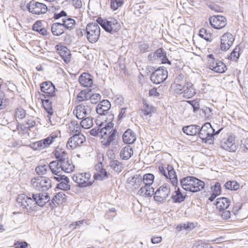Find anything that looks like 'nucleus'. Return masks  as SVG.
Instances as JSON below:
<instances>
[{
    "instance_id": "72a5a7b5",
    "label": "nucleus",
    "mask_w": 248,
    "mask_h": 248,
    "mask_svg": "<svg viewBox=\"0 0 248 248\" xmlns=\"http://www.w3.org/2000/svg\"><path fill=\"white\" fill-rule=\"evenodd\" d=\"M200 127L197 125L191 124L183 128V131L187 135L194 136L198 133Z\"/></svg>"
},
{
    "instance_id": "0e129e2a",
    "label": "nucleus",
    "mask_w": 248,
    "mask_h": 248,
    "mask_svg": "<svg viewBox=\"0 0 248 248\" xmlns=\"http://www.w3.org/2000/svg\"><path fill=\"white\" fill-rule=\"evenodd\" d=\"M35 171L39 175H43L46 172V169L45 166H39L36 168Z\"/></svg>"
},
{
    "instance_id": "a19ab883",
    "label": "nucleus",
    "mask_w": 248,
    "mask_h": 248,
    "mask_svg": "<svg viewBox=\"0 0 248 248\" xmlns=\"http://www.w3.org/2000/svg\"><path fill=\"white\" fill-rule=\"evenodd\" d=\"M183 93L184 96L188 98L193 96L195 94L196 92L193 84L191 83L186 84Z\"/></svg>"
},
{
    "instance_id": "58836bf2",
    "label": "nucleus",
    "mask_w": 248,
    "mask_h": 248,
    "mask_svg": "<svg viewBox=\"0 0 248 248\" xmlns=\"http://www.w3.org/2000/svg\"><path fill=\"white\" fill-rule=\"evenodd\" d=\"M61 182L58 184L57 188L63 190H69L70 189V180L68 177L65 175L60 176Z\"/></svg>"
},
{
    "instance_id": "cd10ccee",
    "label": "nucleus",
    "mask_w": 248,
    "mask_h": 248,
    "mask_svg": "<svg viewBox=\"0 0 248 248\" xmlns=\"http://www.w3.org/2000/svg\"><path fill=\"white\" fill-rule=\"evenodd\" d=\"M111 107L110 102L107 100H103L97 105L96 112L100 116L105 114V112L109 109Z\"/></svg>"
},
{
    "instance_id": "473e14b6",
    "label": "nucleus",
    "mask_w": 248,
    "mask_h": 248,
    "mask_svg": "<svg viewBox=\"0 0 248 248\" xmlns=\"http://www.w3.org/2000/svg\"><path fill=\"white\" fill-rule=\"evenodd\" d=\"M67 132L71 135H75L81 133V128L78 124L75 122H71L68 125Z\"/></svg>"
},
{
    "instance_id": "052dcab7",
    "label": "nucleus",
    "mask_w": 248,
    "mask_h": 248,
    "mask_svg": "<svg viewBox=\"0 0 248 248\" xmlns=\"http://www.w3.org/2000/svg\"><path fill=\"white\" fill-rule=\"evenodd\" d=\"M31 146L34 150H41L45 148L41 140L32 143Z\"/></svg>"
},
{
    "instance_id": "6e6d98bb",
    "label": "nucleus",
    "mask_w": 248,
    "mask_h": 248,
    "mask_svg": "<svg viewBox=\"0 0 248 248\" xmlns=\"http://www.w3.org/2000/svg\"><path fill=\"white\" fill-rule=\"evenodd\" d=\"M30 129L25 125V124L18 123L16 126V131L19 134H24L28 133Z\"/></svg>"
},
{
    "instance_id": "a211bd4d",
    "label": "nucleus",
    "mask_w": 248,
    "mask_h": 248,
    "mask_svg": "<svg viewBox=\"0 0 248 248\" xmlns=\"http://www.w3.org/2000/svg\"><path fill=\"white\" fill-rule=\"evenodd\" d=\"M214 132L210 123H206L200 128L199 135L202 140H209L214 135Z\"/></svg>"
},
{
    "instance_id": "e433bc0d",
    "label": "nucleus",
    "mask_w": 248,
    "mask_h": 248,
    "mask_svg": "<svg viewBox=\"0 0 248 248\" xmlns=\"http://www.w3.org/2000/svg\"><path fill=\"white\" fill-rule=\"evenodd\" d=\"M67 200V197L63 192H59L54 196L52 200L54 204L62 205Z\"/></svg>"
},
{
    "instance_id": "4468645a",
    "label": "nucleus",
    "mask_w": 248,
    "mask_h": 248,
    "mask_svg": "<svg viewBox=\"0 0 248 248\" xmlns=\"http://www.w3.org/2000/svg\"><path fill=\"white\" fill-rule=\"evenodd\" d=\"M86 140L85 137L81 133L73 135L67 142L66 146L69 149H74L81 146Z\"/></svg>"
},
{
    "instance_id": "423d86ee",
    "label": "nucleus",
    "mask_w": 248,
    "mask_h": 248,
    "mask_svg": "<svg viewBox=\"0 0 248 248\" xmlns=\"http://www.w3.org/2000/svg\"><path fill=\"white\" fill-rule=\"evenodd\" d=\"M32 186L39 191H46L51 187V181L47 177L38 176L31 180Z\"/></svg>"
},
{
    "instance_id": "f03ea898",
    "label": "nucleus",
    "mask_w": 248,
    "mask_h": 248,
    "mask_svg": "<svg viewBox=\"0 0 248 248\" xmlns=\"http://www.w3.org/2000/svg\"><path fill=\"white\" fill-rule=\"evenodd\" d=\"M96 21L105 31L112 34L117 32L121 28L120 22L113 17L107 19L98 17Z\"/></svg>"
},
{
    "instance_id": "f704fd0d",
    "label": "nucleus",
    "mask_w": 248,
    "mask_h": 248,
    "mask_svg": "<svg viewBox=\"0 0 248 248\" xmlns=\"http://www.w3.org/2000/svg\"><path fill=\"white\" fill-rule=\"evenodd\" d=\"M32 30L38 32L42 35H46L47 34V31L43 24V21L41 20H37L36 21L32 26Z\"/></svg>"
},
{
    "instance_id": "603ef678",
    "label": "nucleus",
    "mask_w": 248,
    "mask_h": 248,
    "mask_svg": "<svg viewBox=\"0 0 248 248\" xmlns=\"http://www.w3.org/2000/svg\"><path fill=\"white\" fill-rule=\"evenodd\" d=\"M111 168L116 172H119L122 171L123 164L118 160H113L110 162Z\"/></svg>"
},
{
    "instance_id": "9b49d317",
    "label": "nucleus",
    "mask_w": 248,
    "mask_h": 248,
    "mask_svg": "<svg viewBox=\"0 0 248 248\" xmlns=\"http://www.w3.org/2000/svg\"><path fill=\"white\" fill-rule=\"evenodd\" d=\"M168 76L166 68L160 67L154 71L151 75V80L155 84H158L165 81Z\"/></svg>"
},
{
    "instance_id": "4be33fe9",
    "label": "nucleus",
    "mask_w": 248,
    "mask_h": 248,
    "mask_svg": "<svg viewBox=\"0 0 248 248\" xmlns=\"http://www.w3.org/2000/svg\"><path fill=\"white\" fill-rule=\"evenodd\" d=\"M55 48L57 53L66 63H68L71 60V54L70 51L67 47L60 44L56 46Z\"/></svg>"
},
{
    "instance_id": "f8f14e48",
    "label": "nucleus",
    "mask_w": 248,
    "mask_h": 248,
    "mask_svg": "<svg viewBox=\"0 0 248 248\" xmlns=\"http://www.w3.org/2000/svg\"><path fill=\"white\" fill-rule=\"evenodd\" d=\"M27 8L30 13L35 15L44 14L47 10V7L46 4L33 0L28 4Z\"/></svg>"
},
{
    "instance_id": "6e6552de",
    "label": "nucleus",
    "mask_w": 248,
    "mask_h": 248,
    "mask_svg": "<svg viewBox=\"0 0 248 248\" xmlns=\"http://www.w3.org/2000/svg\"><path fill=\"white\" fill-rule=\"evenodd\" d=\"M159 172L166 178L169 179L173 186H176L178 180L176 172L173 167L170 165H168L167 167L161 164L158 166Z\"/></svg>"
},
{
    "instance_id": "09e8293b",
    "label": "nucleus",
    "mask_w": 248,
    "mask_h": 248,
    "mask_svg": "<svg viewBox=\"0 0 248 248\" xmlns=\"http://www.w3.org/2000/svg\"><path fill=\"white\" fill-rule=\"evenodd\" d=\"M57 138V135L55 134L52 133L47 138L41 140L44 148L48 147L50 144L54 141L55 139Z\"/></svg>"
},
{
    "instance_id": "774afa93",
    "label": "nucleus",
    "mask_w": 248,
    "mask_h": 248,
    "mask_svg": "<svg viewBox=\"0 0 248 248\" xmlns=\"http://www.w3.org/2000/svg\"><path fill=\"white\" fill-rule=\"evenodd\" d=\"M241 148L245 150H248V138L244 139L241 141Z\"/></svg>"
},
{
    "instance_id": "7c9ffc66",
    "label": "nucleus",
    "mask_w": 248,
    "mask_h": 248,
    "mask_svg": "<svg viewBox=\"0 0 248 248\" xmlns=\"http://www.w3.org/2000/svg\"><path fill=\"white\" fill-rule=\"evenodd\" d=\"M85 105L82 104L77 106L73 110V113L78 119H82L87 115V108Z\"/></svg>"
},
{
    "instance_id": "bf43d9fd",
    "label": "nucleus",
    "mask_w": 248,
    "mask_h": 248,
    "mask_svg": "<svg viewBox=\"0 0 248 248\" xmlns=\"http://www.w3.org/2000/svg\"><path fill=\"white\" fill-rule=\"evenodd\" d=\"M101 96L99 93H93L92 95H89V99L92 104H96L101 100Z\"/></svg>"
},
{
    "instance_id": "7ed1b4c3",
    "label": "nucleus",
    "mask_w": 248,
    "mask_h": 248,
    "mask_svg": "<svg viewBox=\"0 0 248 248\" xmlns=\"http://www.w3.org/2000/svg\"><path fill=\"white\" fill-rule=\"evenodd\" d=\"M207 67L212 71L222 74L227 69L226 64L221 61L216 59L213 54L207 55Z\"/></svg>"
},
{
    "instance_id": "e2e57ef3",
    "label": "nucleus",
    "mask_w": 248,
    "mask_h": 248,
    "mask_svg": "<svg viewBox=\"0 0 248 248\" xmlns=\"http://www.w3.org/2000/svg\"><path fill=\"white\" fill-rule=\"evenodd\" d=\"M85 222V220L84 219L74 222L70 224V227H71L73 230H75L78 227L81 226Z\"/></svg>"
},
{
    "instance_id": "8fccbe9b",
    "label": "nucleus",
    "mask_w": 248,
    "mask_h": 248,
    "mask_svg": "<svg viewBox=\"0 0 248 248\" xmlns=\"http://www.w3.org/2000/svg\"><path fill=\"white\" fill-rule=\"evenodd\" d=\"M225 186L231 190H237L239 188L240 185L235 181H230L226 183Z\"/></svg>"
},
{
    "instance_id": "ea45409f",
    "label": "nucleus",
    "mask_w": 248,
    "mask_h": 248,
    "mask_svg": "<svg viewBox=\"0 0 248 248\" xmlns=\"http://www.w3.org/2000/svg\"><path fill=\"white\" fill-rule=\"evenodd\" d=\"M155 55L158 58L160 59L162 63L170 64V62L168 59L166 53L163 48H160L156 50L155 52Z\"/></svg>"
},
{
    "instance_id": "ddd939ff",
    "label": "nucleus",
    "mask_w": 248,
    "mask_h": 248,
    "mask_svg": "<svg viewBox=\"0 0 248 248\" xmlns=\"http://www.w3.org/2000/svg\"><path fill=\"white\" fill-rule=\"evenodd\" d=\"M16 202L20 206L29 211L32 210L35 205L34 200L25 194H19Z\"/></svg>"
},
{
    "instance_id": "680f3d73",
    "label": "nucleus",
    "mask_w": 248,
    "mask_h": 248,
    "mask_svg": "<svg viewBox=\"0 0 248 248\" xmlns=\"http://www.w3.org/2000/svg\"><path fill=\"white\" fill-rule=\"evenodd\" d=\"M28 246V244L25 241H16L14 244L15 248H27Z\"/></svg>"
},
{
    "instance_id": "2f4dec72",
    "label": "nucleus",
    "mask_w": 248,
    "mask_h": 248,
    "mask_svg": "<svg viewBox=\"0 0 248 248\" xmlns=\"http://www.w3.org/2000/svg\"><path fill=\"white\" fill-rule=\"evenodd\" d=\"M41 102L44 108L48 113L47 117L50 122H51L50 116L52 115L54 113L52 102L50 101L49 99H42Z\"/></svg>"
},
{
    "instance_id": "f257e3e1",
    "label": "nucleus",
    "mask_w": 248,
    "mask_h": 248,
    "mask_svg": "<svg viewBox=\"0 0 248 248\" xmlns=\"http://www.w3.org/2000/svg\"><path fill=\"white\" fill-rule=\"evenodd\" d=\"M182 188L186 191L193 193L202 190L205 186V183L194 176H187L180 180Z\"/></svg>"
},
{
    "instance_id": "aec40b11",
    "label": "nucleus",
    "mask_w": 248,
    "mask_h": 248,
    "mask_svg": "<svg viewBox=\"0 0 248 248\" xmlns=\"http://www.w3.org/2000/svg\"><path fill=\"white\" fill-rule=\"evenodd\" d=\"M234 37L229 32L223 34L220 38V48L224 51L228 50L232 45L234 41Z\"/></svg>"
},
{
    "instance_id": "0eeeda50",
    "label": "nucleus",
    "mask_w": 248,
    "mask_h": 248,
    "mask_svg": "<svg viewBox=\"0 0 248 248\" xmlns=\"http://www.w3.org/2000/svg\"><path fill=\"white\" fill-rule=\"evenodd\" d=\"M144 187L140 191L141 194L146 193L147 197L151 196L154 194V191L151 186L154 183L155 176L152 173H147L141 177Z\"/></svg>"
},
{
    "instance_id": "2eb2a0df",
    "label": "nucleus",
    "mask_w": 248,
    "mask_h": 248,
    "mask_svg": "<svg viewBox=\"0 0 248 248\" xmlns=\"http://www.w3.org/2000/svg\"><path fill=\"white\" fill-rule=\"evenodd\" d=\"M210 26L214 29L220 30L224 28L227 23L226 18L220 15L213 16L209 17Z\"/></svg>"
},
{
    "instance_id": "5fc2aeb1",
    "label": "nucleus",
    "mask_w": 248,
    "mask_h": 248,
    "mask_svg": "<svg viewBox=\"0 0 248 248\" xmlns=\"http://www.w3.org/2000/svg\"><path fill=\"white\" fill-rule=\"evenodd\" d=\"M89 97V91L84 90L80 92L77 95V100L79 102L87 100Z\"/></svg>"
},
{
    "instance_id": "a18cd8bd",
    "label": "nucleus",
    "mask_w": 248,
    "mask_h": 248,
    "mask_svg": "<svg viewBox=\"0 0 248 248\" xmlns=\"http://www.w3.org/2000/svg\"><path fill=\"white\" fill-rule=\"evenodd\" d=\"M62 24L64 28L71 30L75 28L76 21L72 18L66 17L62 19Z\"/></svg>"
},
{
    "instance_id": "5701e85b",
    "label": "nucleus",
    "mask_w": 248,
    "mask_h": 248,
    "mask_svg": "<svg viewBox=\"0 0 248 248\" xmlns=\"http://www.w3.org/2000/svg\"><path fill=\"white\" fill-rule=\"evenodd\" d=\"M33 200L36 204L39 206H43L46 202L49 201V196L47 192L33 194L32 195Z\"/></svg>"
},
{
    "instance_id": "4c0bfd02",
    "label": "nucleus",
    "mask_w": 248,
    "mask_h": 248,
    "mask_svg": "<svg viewBox=\"0 0 248 248\" xmlns=\"http://www.w3.org/2000/svg\"><path fill=\"white\" fill-rule=\"evenodd\" d=\"M186 198L185 193H182L180 188L175 190L171 196L172 201L175 203H180L183 202Z\"/></svg>"
},
{
    "instance_id": "c85d7f7f",
    "label": "nucleus",
    "mask_w": 248,
    "mask_h": 248,
    "mask_svg": "<svg viewBox=\"0 0 248 248\" xmlns=\"http://www.w3.org/2000/svg\"><path fill=\"white\" fill-rule=\"evenodd\" d=\"M199 36L208 42H211L213 39L212 33L210 32L208 25L202 28L199 31Z\"/></svg>"
},
{
    "instance_id": "c9c22d12",
    "label": "nucleus",
    "mask_w": 248,
    "mask_h": 248,
    "mask_svg": "<svg viewBox=\"0 0 248 248\" xmlns=\"http://www.w3.org/2000/svg\"><path fill=\"white\" fill-rule=\"evenodd\" d=\"M60 162L62 171L66 173H71L74 170L75 166L70 161L65 159Z\"/></svg>"
},
{
    "instance_id": "b1692460",
    "label": "nucleus",
    "mask_w": 248,
    "mask_h": 248,
    "mask_svg": "<svg viewBox=\"0 0 248 248\" xmlns=\"http://www.w3.org/2000/svg\"><path fill=\"white\" fill-rule=\"evenodd\" d=\"M230 200L227 198L220 197L217 199L215 204L217 209L219 211L226 210L229 206Z\"/></svg>"
},
{
    "instance_id": "864d4df0",
    "label": "nucleus",
    "mask_w": 248,
    "mask_h": 248,
    "mask_svg": "<svg viewBox=\"0 0 248 248\" xmlns=\"http://www.w3.org/2000/svg\"><path fill=\"white\" fill-rule=\"evenodd\" d=\"M124 3V0H110V6L113 11H116L121 7Z\"/></svg>"
},
{
    "instance_id": "20e7f679",
    "label": "nucleus",
    "mask_w": 248,
    "mask_h": 248,
    "mask_svg": "<svg viewBox=\"0 0 248 248\" xmlns=\"http://www.w3.org/2000/svg\"><path fill=\"white\" fill-rule=\"evenodd\" d=\"M98 24V23H90L86 27L87 39L92 43L96 42L100 35V28Z\"/></svg>"
},
{
    "instance_id": "c756f323",
    "label": "nucleus",
    "mask_w": 248,
    "mask_h": 248,
    "mask_svg": "<svg viewBox=\"0 0 248 248\" xmlns=\"http://www.w3.org/2000/svg\"><path fill=\"white\" fill-rule=\"evenodd\" d=\"M133 155V148L130 145H126L120 151V156L122 159L127 160Z\"/></svg>"
},
{
    "instance_id": "a878e982",
    "label": "nucleus",
    "mask_w": 248,
    "mask_h": 248,
    "mask_svg": "<svg viewBox=\"0 0 248 248\" xmlns=\"http://www.w3.org/2000/svg\"><path fill=\"white\" fill-rule=\"evenodd\" d=\"M211 193L208 199L211 202L213 201L215 198L220 195L221 193V185L219 182H216L214 185L211 187Z\"/></svg>"
},
{
    "instance_id": "bb28decb",
    "label": "nucleus",
    "mask_w": 248,
    "mask_h": 248,
    "mask_svg": "<svg viewBox=\"0 0 248 248\" xmlns=\"http://www.w3.org/2000/svg\"><path fill=\"white\" fill-rule=\"evenodd\" d=\"M123 139L124 143L132 144L136 140V135L132 130L128 129L124 133Z\"/></svg>"
},
{
    "instance_id": "13d9d810",
    "label": "nucleus",
    "mask_w": 248,
    "mask_h": 248,
    "mask_svg": "<svg viewBox=\"0 0 248 248\" xmlns=\"http://www.w3.org/2000/svg\"><path fill=\"white\" fill-rule=\"evenodd\" d=\"M26 111L21 108H17L15 112V117L19 119H22L26 116Z\"/></svg>"
},
{
    "instance_id": "37998d69",
    "label": "nucleus",
    "mask_w": 248,
    "mask_h": 248,
    "mask_svg": "<svg viewBox=\"0 0 248 248\" xmlns=\"http://www.w3.org/2000/svg\"><path fill=\"white\" fill-rule=\"evenodd\" d=\"M141 110L145 115H151L155 111V108L153 106L148 104L145 100H143V106Z\"/></svg>"
},
{
    "instance_id": "de8ad7c7",
    "label": "nucleus",
    "mask_w": 248,
    "mask_h": 248,
    "mask_svg": "<svg viewBox=\"0 0 248 248\" xmlns=\"http://www.w3.org/2000/svg\"><path fill=\"white\" fill-rule=\"evenodd\" d=\"M240 51V47L236 46L231 52L230 55L228 56V60L236 62L239 58Z\"/></svg>"
},
{
    "instance_id": "69168bd1",
    "label": "nucleus",
    "mask_w": 248,
    "mask_h": 248,
    "mask_svg": "<svg viewBox=\"0 0 248 248\" xmlns=\"http://www.w3.org/2000/svg\"><path fill=\"white\" fill-rule=\"evenodd\" d=\"M25 124L29 129H30L35 125V122L33 118H30L27 119Z\"/></svg>"
},
{
    "instance_id": "c03bdc74",
    "label": "nucleus",
    "mask_w": 248,
    "mask_h": 248,
    "mask_svg": "<svg viewBox=\"0 0 248 248\" xmlns=\"http://www.w3.org/2000/svg\"><path fill=\"white\" fill-rule=\"evenodd\" d=\"M49 167L52 172L55 175L60 173L62 170L60 163L57 161H53L49 163Z\"/></svg>"
},
{
    "instance_id": "393cba45",
    "label": "nucleus",
    "mask_w": 248,
    "mask_h": 248,
    "mask_svg": "<svg viewBox=\"0 0 248 248\" xmlns=\"http://www.w3.org/2000/svg\"><path fill=\"white\" fill-rule=\"evenodd\" d=\"M79 82L82 86L86 87H91L93 83L91 75L87 73H83L80 76Z\"/></svg>"
},
{
    "instance_id": "3c124183",
    "label": "nucleus",
    "mask_w": 248,
    "mask_h": 248,
    "mask_svg": "<svg viewBox=\"0 0 248 248\" xmlns=\"http://www.w3.org/2000/svg\"><path fill=\"white\" fill-rule=\"evenodd\" d=\"M93 125V119L90 117L86 118L80 122L81 126L84 129H89Z\"/></svg>"
},
{
    "instance_id": "9d476101",
    "label": "nucleus",
    "mask_w": 248,
    "mask_h": 248,
    "mask_svg": "<svg viewBox=\"0 0 248 248\" xmlns=\"http://www.w3.org/2000/svg\"><path fill=\"white\" fill-rule=\"evenodd\" d=\"M236 137L232 134L227 135L226 138L224 139L220 143L221 147L224 150L231 153L236 151L238 148V145L236 144Z\"/></svg>"
},
{
    "instance_id": "49530a36",
    "label": "nucleus",
    "mask_w": 248,
    "mask_h": 248,
    "mask_svg": "<svg viewBox=\"0 0 248 248\" xmlns=\"http://www.w3.org/2000/svg\"><path fill=\"white\" fill-rule=\"evenodd\" d=\"M54 155L59 162L66 159L67 153L63 149L56 148L54 152Z\"/></svg>"
},
{
    "instance_id": "f3484780",
    "label": "nucleus",
    "mask_w": 248,
    "mask_h": 248,
    "mask_svg": "<svg viewBox=\"0 0 248 248\" xmlns=\"http://www.w3.org/2000/svg\"><path fill=\"white\" fill-rule=\"evenodd\" d=\"M40 90L45 98L52 97L55 95L56 88L49 81H45L40 84Z\"/></svg>"
},
{
    "instance_id": "39448f33",
    "label": "nucleus",
    "mask_w": 248,
    "mask_h": 248,
    "mask_svg": "<svg viewBox=\"0 0 248 248\" xmlns=\"http://www.w3.org/2000/svg\"><path fill=\"white\" fill-rule=\"evenodd\" d=\"M99 134L102 139L101 143L107 146L114 140L115 130L113 129V127H110V126H101Z\"/></svg>"
},
{
    "instance_id": "1a4fd4ad",
    "label": "nucleus",
    "mask_w": 248,
    "mask_h": 248,
    "mask_svg": "<svg viewBox=\"0 0 248 248\" xmlns=\"http://www.w3.org/2000/svg\"><path fill=\"white\" fill-rule=\"evenodd\" d=\"M73 180L81 187L90 186L93 182L90 173L88 172L77 173L74 175Z\"/></svg>"
},
{
    "instance_id": "79ce46f5",
    "label": "nucleus",
    "mask_w": 248,
    "mask_h": 248,
    "mask_svg": "<svg viewBox=\"0 0 248 248\" xmlns=\"http://www.w3.org/2000/svg\"><path fill=\"white\" fill-rule=\"evenodd\" d=\"M51 31L54 35L59 36L64 33V27L62 24L55 23L51 26Z\"/></svg>"
},
{
    "instance_id": "6ab92c4d",
    "label": "nucleus",
    "mask_w": 248,
    "mask_h": 248,
    "mask_svg": "<svg viewBox=\"0 0 248 248\" xmlns=\"http://www.w3.org/2000/svg\"><path fill=\"white\" fill-rule=\"evenodd\" d=\"M114 118L113 114L107 113L106 114L98 116L96 120V123L100 127L101 126L107 127L108 126L113 127V121Z\"/></svg>"
},
{
    "instance_id": "4d7b16f0",
    "label": "nucleus",
    "mask_w": 248,
    "mask_h": 248,
    "mask_svg": "<svg viewBox=\"0 0 248 248\" xmlns=\"http://www.w3.org/2000/svg\"><path fill=\"white\" fill-rule=\"evenodd\" d=\"M193 248H213V247L210 244L200 240L194 244Z\"/></svg>"
},
{
    "instance_id": "338daca9",
    "label": "nucleus",
    "mask_w": 248,
    "mask_h": 248,
    "mask_svg": "<svg viewBox=\"0 0 248 248\" xmlns=\"http://www.w3.org/2000/svg\"><path fill=\"white\" fill-rule=\"evenodd\" d=\"M187 102L193 107L194 110H197L200 108L199 101L198 100L188 101Z\"/></svg>"
},
{
    "instance_id": "412c9836",
    "label": "nucleus",
    "mask_w": 248,
    "mask_h": 248,
    "mask_svg": "<svg viewBox=\"0 0 248 248\" xmlns=\"http://www.w3.org/2000/svg\"><path fill=\"white\" fill-rule=\"evenodd\" d=\"M129 186L133 191L138 190L137 194L140 196L146 197V193L141 194L140 192L144 186L142 183L141 176H134L129 182Z\"/></svg>"
},
{
    "instance_id": "dca6fc26",
    "label": "nucleus",
    "mask_w": 248,
    "mask_h": 248,
    "mask_svg": "<svg viewBox=\"0 0 248 248\" xmlns=\"http://www.w3.org/2000/svg\"><path fill=\"white\" fill-rule=\"evenodd\" d=\"M170 192V186L165 184L159 187L155 193L154 199L159 202H164L168 197Z\"/></svg>"
}]
</instances>
